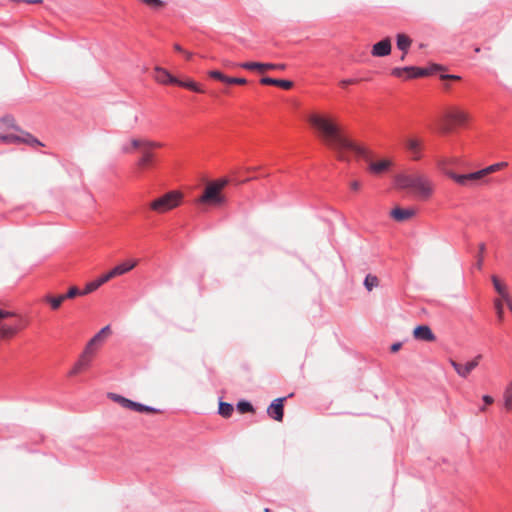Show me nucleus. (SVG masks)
<instances>
[{
  "label": "nucleus",
  "mask_w": 512,
  "mask_h": 512,
  "mask_svg": "<svg viewBox=\"0 0 512 512\" xmlns=\"http://www.w3.org/2000/svg\"><path fill=\"white\" fill-rule=\"evenodd\" d=\"M308 122L322 141L335 152L338 160L349 162V153L351 152L370 161L369 150L364 145L349 137L343 131L335 117L312 113L308 116Z\"/></svg>",
  "instance_id": "1"
},
{
  "label": "nucleus",
  "mask_w": 512,
  "mask_h": 512,
  "mask_svg": "<svg viewBox=\"0 0 512 512\" xmlns=\"http://www.w3.org/2000/svg\"><path fill=\"white\" fill-rule=\"evenodd\" d=\"M394 185L396 189L408 191L420 201L429 200L435 192L434 182L417 170H407L396 174Z\"/></svg>",
  "instance_id": "2"
},
{
  "label": "nucleus",
  "mask_w": 512,
  "mask_h": 512,
  "mask_svg": "<svg viewBox=\"0 0 512 512\" xmlns=\"http://www.w3.org/2000/svg\"><path fill=\"white\" fill-rule=\"evenodd\" d=\"M162 144L142 136H132L121 144L123 154L139 152L136 167L139 170L152 168L155 164V149L161 148Z\"/></svg>",
  "instance_id": "3"
},
{
  "label": "nucleus",
  "mask_w": 512,
  "mask_h": 512,
  "mask_svg": "<svg viewBox=\"0 0 512 512\" xmlns=\"http://www.w3.org/2000/svg\"><path fill=\"white\" fill-rule=\"evenodd\" d=\"M110 334L111 328L109 325L103 327L98 333H96L86 344L77 363L88 369L97 353V350L102 346Z\"/></svg>",
  "instance_id": "4"
},
{
  "label": "nucleus",
  "mask_w": 512,
  "mask_h": 512,
  "mask_svg": "<svg viewBox=\"0 0 512 512\" xmlns=\"http://www.w3.org/2000/svg\"><path fill=\"white\" fill-rule=\"evenodd\" d=\"M183 194L179 191H169L149 203V209L157 214L167 213L181 205Z\"/></svg>",
  "instance_id": "5"
},
{
  "label": "nucleus",
  "mask_w": 512,
  "mask_h": 512,
  "mask_svg": "<svg viewBox=\"0 0 512 512\" xmlns=\"http://www.w3.org/2000/svg\"><path fill=\"white\" fill-rule=\"evenodd\" d=\"M229 180L222 178L213 182H210L205 187L202 196L199 198L201 203H209L214 205H221L225 203L226 199L221 191L228 185Z\"/></svg>",
  "instance_id": "6"
},
{
  "label": "nucleus",
  "mask_w": 512,
  "mask_h": 512,
  "mask_svg": "<svg viewBox=\"0 0 512 512\" xmlns=\"http://www.w3.org/2000/svg\"><path fill=\"white\" fill-rule=\"evenodd\" d=\"M468 120V112L458 107H450L444 114V130L452 131L456 127L464 126Z\"/></svg>",
  "instance_id": "7"
},
{
  "label": "nucleus",
  "mask_w": 512,
  "mask_h": 512,
  "mask_svg": "<svg viewBox=\"0 0 512 512\" xmlns=\"http://www.w3.org/2000/svg\"><path fill=\"white\" fill-rule=\"evenodd\" d=\"M108 398L112 401L118 403L120 406H122L125 409L133 410L140 413H148V414H156L160 411L156 408L143 405L141 403L134 402L130 399H127L121 395L115 394V393H109Z\"/></svg>",
  "instance_id": "8"
},
{
  "label": "nucleus",
  "mask_w": 512,
  "mask_h": 512,
  "mask_svg": "<svg viewBox=\"0 0 512 512\" xmlns=\"http://www.w3.org/2000/svg\"><path fill=\"white\" fill-rule=\"evenodd\" d=\"M405 149L411 160L419 161L423 157L424 140L418 136H409L404 140Z\"/></svg>",
  "instance_id": "9"
},
{
  "label": "nucleus",
  "mask_w": 512,
  "mask_h": 512,
  "mask_svg": "<svg viewBox=\"0 0 512 512\" xmlns=\"http://www.w3.org/2000/svg\"><path fill=\"white\" fill-rule=\"evenodd\" d=\"M483 356L481 354L476 355L470 361L465 364H460L453 359L449 360V363L454 368L457 375L461 378H467L471 372L480 364Z\"/></svg>",
  "instance_id": "10"
},
{
  "label": "nucleus",
  "mask_w": 512,
  "mask_h": 512,
  "mask_svg": "<svg viewBox=\"0 0 512 512\" xmlns=\"http://www.w3.org/2000/svg\"><path fill=\"white\" fill-rule=\"evenodd\" d=\"M391 74L398 78L411 79L426 76L429 72L426 69L410 66L404 68H393L391 70Z\"/></svg>",
  "instance_id": "11"
},
{
  "label": "nucleus",
  "mask_w": 512,
  "mask_h": 512,
  "mask_svg": "<svg viewBox=\"0 0 512 512\" xmlns=\"http://www.w3.org/2000/svg\"><path fill=\"white\" fill-rule=\"evenodd\" d=\"M451 179H453L456 183L466 186L469 185L472 182L478 181L486 176V173L484 172V169H481L479 171L465 174V175H459L454 172H447L446 173Z\"/></svg>",
  "instance_id": "12"
},
{
  "label": "nucleus",
  "mask_w": 512,
  "mask_h": 512,
  "mask_svg": "<svg viewBox=\"0 0 512 512\" xmlns=\"http://www.w3.org/2000/svg\"><path fill=\"white\" fill-rule=\"evenodd\" d=\"M243 69L247 70H257L259 72H264L270 69L277 70H285V64H273V63H260V62H244L239 65Z\"/></svg>",
  "instance_id": "13"
},
{
  "label": "nucleus",
  "mask_w": 512,
  "mask_h": 512,
  "mask_svg": "<svg viewBox=\"0 0 512 512\" xmlns=\"http://www.w3.org/2000/svg\"><path fill=\"white\" fill-rule=\"evenodd\" d=\"M153 78L155 79L156 82L163 84V85H168V84L176 85L178 83V79L176 77L171 75L169 73V71H167L166 69H164L160 66H156L154 68Z\"/></svg>",
  "instance_id": "14"
},
{
  "label": "nucleus",
  "mask_w": 512,
  "mask_h": 512,
  "mask_svg": "<svg viewBox=\"0 0 512 512\" xmlns=\"http://www.w3.org/2000/svg\"><path fill=\"white\" fill-rule=\"evenodd\" d=\"M391 49V39L386 37L372 46L371 54L374 57H384L391 53Z\"/></svg>",
  "instance_id": "15"
},
{
  "label": "nucleus",
  "mask_w": 512,
  "mask_h": 512,
  "mask_svg": "<svg viewBox=\"0 0 512 512\" xmlns=\"http://www.w3.org/2000/svg\"><path fill=\"white\" fill-rule=\"evenodd\" d=\"M285 398L275 399L267 409L268 415L276 421L281 422L283 419L284 402Z\"/></svg>",
  "instance_id": "16"
},
{
  "label": "nucleus",
  "mask_w": 512,
  "mask_h": 512,
  "mask_svg": "<svg viewBox=\"0 0 512 512\" xmlns=\"http://www.w3.org/2000/svg\"><path fill=\"white\" fill-rule=\"evenodd\" d=\"M413 337L417 340L426 342H433L436 340V336L427 325H419L415 327L413 330Z\"/></svg>",
  "instance_id": "17"
},
{
  "label": "nucleus",
  "mask_w": 512,
  "mask_h": 512,
  "mask_svg": "<svg viewBox=\"0 0 512 512\" xmlns=\"http://www.w3.org/2000/svg\"><path fill=\"white\" fill-rule=\"evenodd\" d=\"M137 264H138V260H129V261L123 262V263L115 266L108 273H109V275H111V278L113 279L115 277L121 276V275L131 271Z\"/></svg>",
  "instance_id": "18"
},
{
  "label": "nucleus",
  "mask_w": 512,
  "mask_h": 512,
  "mask_svg": "<svg viewBox=\"0 0 512 512\" xmlns=\"http://www.w3.org/2000/svg\"><path fill=\"white\" fill-rule=\"evenodd\" d=\"M390 215L394 220L403 222L414 217L416 215V210L413 208L404 209L396 207L391 211Z\"/></svg>",
  "instance_id": "19"
},
{
  "label": "nucleus",
  "mask_w": 512,
  "mask_h": 512,
  "mask_svg": "<svg viewBox=\"0 0 512 512\" xmlns=\"http://www.w3.org/2000/svg\"><path fill=\"white\" fill-rule=\"evenodd\" d=\"M392 166V162L388 159H383L380 161H370L369 170L371 173L379 175L389 170Z\"/></svg>",
  "instance_id": "20"
},
{
  "label": "nucleus",
  "mask_w": 512,
  "mask_h": 512,
  "mask_svg": "<svg viewBox=\"0 0 512 512\" xmlns=\"http://www.w3.org/2000/svg\"><path fill=\"white\" fill-rule=\"evenodd\" d=\"M111 279V275H109V273L107 272L106 274L99 277L97 280L87 283L84 290L82 291V294L92 293L93 291L97 290L101 285L105 284Z\"/></svg>",
  "instance_id": "21"
},
{
  "label": "nucleus",
  "mask_w": 512,
  "mask_h": 512,
  "mask_svg": "<svg viewBox=\"0 0 512 512\" xmlns=\"http://www.w3.org/2000/svg\"><path fill=\"white\" fill-rule=\"evenodd\" d=\"M0 131L4 134H13L11 130L20 131L13 117L6 116L0 120Z\"/></svg>",
  "instance_id": "22"
},
{
  "label": "nucleus",
  "mask_w": 512,
  "mask_h": 512,
  "mask_svg": "<svg viewBox=\"0 0 512 512\" xmlns=\"http://www.w3.org/2000/svg\"><path fill=\"white\" fill-rule=\"evenodd\" d=\"M43 301L48 303L52 310H58L62 303L65 301V297L63 295L53 296L51 294H48L44 296Z\"/></svg>",
  "instance_id": "23"
},
{
  "label": "nucleus",
  "mask_w": 512,
  "mask_h": 512,
  "mask_svg": "<svg viewBox=\"0 0 512 512\" xmlns=\"http://www.w3.org/2000/svg\"><path fill=\"white\" fill-rule=\"evenodd\" d=\"M18 332L17 327H12L6 324L0 326V338L3 340H8L13 338Z\"/></svg>",
  "instance_id": "24"
},
{
  "label": "nucleus",
  "mask_w": 512,
  "mask_h": 512,
  "mask_svg": "<svg viewBox=\"0 0 512 512\" xmlns=\"http://www.w3.org/2000/svg\"><path fill=\"white\" fill-rule=\"evenodd\" d=\"M411 43L412 40L406 34L400 33L397 35V47L403 52L407 53Z\"/></svg>",
  "instance_id": "25"
},
{
  "label": "nucleus",
  "mask_w": 512,
  "mask_h": 512,
  "mask_svg": "<svg viewBox=\"0 0 512 512\" xmlns=\"http://www.w3.org/2000/svg\"><path fill=\"white\" fill-rule=\"evenodd\" d=\"M503 397L505 409L512 411V380L506 386Z\"/></svg>",
  "instance_id": "26"
},
{
  "label": "nucleus",
  "mask_w": 512,
  "mask_h": 512,
  "mask_svg": "<svg viewBox=\"0 0 512 512\" xmlns=\"http://www.w3.org/2000/svg\"><path fill=\"white\" fill-rule=\"evenodd\" d=\"M176 85L190 89L198 93H203V90L199 87V85L192 80L181 81L178 79V83Z\"/></svg>",
  "instance_id": "27"
},
{
  "label": "nucleus",
  "mask_w": 512,
  "mask_h": 512,
  "mask_svg": "<svg viewBox=\"0 0 512 512\" xmlns=\"http://www.w3.org/2000/svg\"><path fill=\"white\" fill-rule=\"evenodd\" d=\"M234 408L231 404L226 402H220L219 404V414L225 418H228L231 416Z\"/></svg>",
  "instance_id": "28"
},
{
  "label": "nucleus",
  "mask_w": 512,
  "mask_h": 512,
  "mask_svg": "<svg viewBox=\"0 0 512 512\" xmlns=\"http://www.w3.org/2000/svg\"><path fill=\"white\" fill-rule=\"evenodd\" d=\"M491 280L498 294H504V292L508 291L507 286L497 276L493 275Z\"/></svg>",
  "instance_id": "29"
},
{
  "label": "nucleus",
  "mask_w": 512,
  "mask_h": 512,
  "mask_svg": "<svg viewBox=\"0 0 512 512\" xmlns=\"http://www.w3.org/2000/svg\"><path fill=\"white\" fill-rule=\"evenodd\" d=\"M379 284V280L374 275H367L364 281V285L368 291H371L374 287H377Z\"/></svg>",
  "instance_id": "30"
},
{
  "label": "nucleus",
  "mask_w": 512,
  "mask_h": 512,
  "mask_svg": "<svg viewBox=\"0 0 512 512\" xmlns=\"http://www.w3.org/2000/svg\"><path fill=\"white\" fill-rule=\"evenodd\" d=\"M507 166V163L506 162H500V163H496V164H492L486 168H484V172L486 173V176L491 174V173H494L500 169H502L503 167H506Z\"/></svg>",
  "instance_id": "31"
},
{
  "label": "nucleus",
  "mask_w": 512,
  "mask_h": 512,
  "mask_svg": "<svg viewBox=\"0 0 512 512\" xmlns=\"http://www.w3.org/2000/svg\"><path fill=\"white\" fill-rule=\"evenodd\" d=\"M62 295H63V297H65V300H67V299H73L76 296L83 295V294H82V291H79V289L77 287L73 286V287L69 288L67 293L62 294Z\"/></svg>",
  "instance_id": "32"
},
{
  "label": "nucleus",
  "mask_w": 512,
  "mask_h": 512,
  "mask_svg": "<svg viewBox=\"0 0 512 512\" xmlns=\"http://www.w3.org/2000/svg\"><path fill=\"white\" fill-rule=\"evenodd\" d=\"M494 306H495V309H496V313H497L498 319L500 321H502L503 318H504V309H503L502 300L496 299L494 301Z\"/></svg>",
  "instance_id": "33"
},
{
  "label": "nucleus",
  "mask_w": 512,
  "mask_h": 512,
  "mask_svg": "<svg viewBox=\"0 0 512 512\" xmlns=\"http://www.w3.org/2000/svg\"><path fill=\"white\" fill-rule=\"evenodd\" d=\"M237 409L240 413H247L253 411V407L249 402L246 401H240L237 404Z\"/></svg>",
  "instance_id": "34"
},
{
  "label": "nucleus",
  "mask_w": 512,
  "mask_h": 512,
  "mask_svg": "<svg viewBox=\"0 0 512 512\" xmlns=\"http://www.w3.org/2000/svg\"><path fill=\"white\" fill-rule=\"evenodd\" d=\"M141 1L153 9H161L162 7H164V2L161 0H141Z\"/></svg>",
  "instance_id": "35"
},
{
  "label": "nucleus",
  "mask_w": 512,
  "mask_h": 512,
  "mask_svg": "<svg viewBox=\"0 0 512 512\" xmlns=\"http://www.w3.org/2000/svg\"><path fill=\"white\" fill-rule=\"evenodd\" d=\"M227 84H238V85H245L247 83V80L245 78H236V77H228L226 76Z\"/></svg>",
  "instance_id": "36"
},
{
  "label": "nucleus",
  "mask_w": 512,
  "mask_h": 512,
  "mask_svg": "<svg viewBox=\"0 0 512 512\" xmlns=\"http://www.w3.org/2000/svg\"><path fill=\"white\" fill-rule=\"evenodd\" d=\"M87 370L86 368H84L83 366H81L80 364H78L77 362L74 364V366L72 367V369L69 371L68 375L70 377H73V376H76L78 375L79 373L83 372Z\"/></svg>",
  "instance_id": "37"
},
{
  "label": "nucleus",
  "mask_w": 512,
  "mask_h": 512,
  "mask_svg": "<svg viewBox=\"0 0 512 512\" xmlns=\"http://www.w3.org/2000/svg\"><path fill=\"white\" fill-rule=\"evenodd\" d=\"M276 86L285 90H289L290 88H292L293 82L289 80L277 79Z\"/></svg>",
  "instance_id": "38"
},
{
  "label": "nucleus",
  "mask_w": 512,
  "mask_h": 512,
  "mask_svg": "<svg viewBox=\"0 0 512 512\" xmlns=\"http://www.w3.org/2000/svg\"><path fill=\"white\" fill-rule=\"evenodd\" d=\"M482 400L484 402V405L480 408V411L481 412H485L486 411V407L489 406V405H492L494 403V399L490 395H484L482 397Z\"/></svg>",
  "instance_id": "39"
},
{
  "label": "nucleus",
  "mask_w": 512,
  "mask_h": 512,
  "mask_svg": "<svg viewBox=\"0 0 512 512\" xmlns=\"http://www.w3.org/2000/svg\"><path fill=\"white\" fill-rule=\"evenodd\" d=\"M209 76L222 82L226 81V75L217 70L210 71Z\"/></svg>",
  "instance_id": "40"
},
{
  "label": "nucleus",
  "mask_w": 512,
  "mask_h": 512,
  "mask_svg": "<svg viewBox=\"0 0 512 512\" xmlns=\"http://www.w3.org/2000/svg\"><path fill=\"white\" fill-rule=\"evenodd\" d=\"M260 83L263 84V85H274V86H276L277 79H273V78H270V77H263L260 80Z\"/></svg>",
  "instance_id": "41"
},
{
  "label": "nucleus",
  "mask_w": 512,
  "mask_h": 512,
  "mask_svg": "<svg viewBox=\"0 0 512 512\" xmlns=\"http://www.w3.org/2000/svg\"><path fill=\"white\" fill-rule=\"evenodd\" d=\"M500 295V299L499 300H502V303L504 304H508L510 302H512V299L508 293V291L504 292V294H499Z\"/></svg>",
  "instance_id": "42"
},
{
  "label": "nucleus",
  "mask_w": 512,
  "mask_h": 512,
  "mask_svg": "<svg viewBox=\"0 0 512 512\" xmlns=\"http://www.w3.org/2000/svg\"><path fill=\"white\" fill-rule=\"evenodd\" d=\"M17 316L16 313L11 311H4L0 309V320L8 317H15Z\"/></svg>",
  "instance_id": "43"
},
{
  "label": "nucleus",
  "mask_w": 512,
  "mask_h": 512,
  "mask_svg": "<svg viewBox=\"0 0 512 512\" xmlns=\"http://www.w3.org/2000/svg\"><path fill=\"white\" fill-rule=\"evenodd\" d=\"M356 82L357 81L354 80V79H344V80L340 81V85L343 86V87H346L348 85L355 84Z\"/></svg>",
  "instance_id": "44"
},
{
  "label": "nucleus",
  "mask_w": 512,
  "mask_h": 512,
  "mask_svg": "<svg viewBox=\"0 0 512 512\" xmlns=\"http://www.w3.org/2000/svg\"><path fill=\"white\" fill-rule=\"evenodd\" d=\"M361 187V183L357 180H354L350 183V188L354 191H358Z\"/></svg>",
  "instance_id": "45"
},
{
  "label": "nucleus",
  "mask_w": 512,
  "mask_h": 512,
  "mask_svg": "<svg viewBox=\"0 0 512 512\" xmlns=\"http://www.w3.org/2000/svg\"><path fill=\"white\" fill-rule=\"evenodd\" d=\"M402 347V344L400 342L394 343L391 345V352L396 353L398 352Z\"/></svg>",
  "instance_id": "46"
},
{
  "label": "nucleus",
  "mask_w": 512,
  "mask_h": 512,
  "mask_svg": "<svg viewBox=\"0 0 512 512\" xmlns=\"http://www.w3.org/2000/svg\"><path fill=\"white\" fill-rule=\"evenodd\" d=\"M442 79H451V80H459L460 77L457 75H443Z\"/></svg>",
  "instance_id": "47"
},
{
  "label": "nucleus",
  "mask_w": 512,
  "mask_h": 512,
  "mask_svg": "<svg viewBox=\"0 0 512 512\" xmlns=\"http://www.w3.org/2000/svg\"><path fill=\"white\" fill-rule=\"evenodd\" d=\"M27 321H23L21 318H20V322H19V325L16 326L18 328V331L25 328L27 326Z\"/></svg>",
  "instance_id": "48"
},
{
  "label": "nucleus",
  "mask_w": 512,
  "mask_h": 512,
  "mask_svg": "<svg viewBox=\"0 0 512 512\" xmlns=\"http://www.w3.org/2000/svg\"><path fill=\"white\" fill-rule=\"evenodd\" d=\"M174 49L178 52H182L184 53L185 51L183 50V48L179 45V44H175L174 45Z\"/></svg>",
  "instance_id": "49"
},
{
  "label": "nucleus",
  "mask_w": 512,
  "mask_h": 512,
  "mask_svg": "<svg viewBox=\"0 0 512 512\" xmlns=\"http://www.w3.org/2000/svg\"><path fill=\"white\" fill-rule=\"evenodd\" d=\"M187 59H190L192 57V53L185 51L184 52Z\"/></svg>",
  "instance_id": "50"
},
{
  "label": "nucleus",
  "mask_w": 512,
  "mask_h": 512,
  "mask_svg": "<svg viewBox=\"0 0 512 512\" xmlns=\"http://www.w3.org/2000/svg\"><path fill=\"white\" fill-rule=\"evenodd\" d=\"M477 267L480 269L482 267V259L480 258L477 262Z\"/></svg>",
  "instance_id": "51"
},
{
  "label": "nucleus",
  "mask_w": 512,
  "mask_h": 512,
  "mask_svg": "<svg viewBox=\"0 0 512 512\" xmlns=\"http://www.w3.org/2000/svg\"><path fill=\"white\" fill-rule=\"evenodd\" d=\"M479 249H480V252H481V253H483V252H484V250H485V245H484V244H481V245H480V247H479Z\"/></svg>",
  "instance_id": "52"
},
{
  "label": "nucleus",
  "mask_w": 512,
  "mask_h": 512,
  "mask_svg": "<svg viewBox=\"0 0 512 512\" xmlns=\"http://www.w3.org/2000/svg\"><path fill=\"white\" fill-rule=\"evenodd\" d=\"M509 310L512 312V301L510 303L507 304Z\"/></svg>",
  "instance_id": "53"
},
{
  "label": "nucleus",
  "mask_w": 512,
  "mask_h": 512,
  "mask_svg": "<svg viewBox=\"0 0 512 512\" xmlns=\"http://www.w3.org/2000/svg\"><path fill=\"white\" fill-rule=\"evenodd\" d=\"M405 55H406V53H405V52H403V55H401V60H402V61L405 59Z\"/></svg>",
  "instance_id": "54"
},
{
  "label": "nucleus",
  "mask_w": 512,
  "mask_h": 512,
  "mask_svg": "<svg viewBox=\"0 0 512 512\" xmlns=\"http://www.w3.org/2000/svg\"><path fill=\"white\" fill-rule=\"evenodd\" d=\"M434 68H435V69H440L441 67H440V66H438V65H435V66H434Z\"/></svg>",
  "instance_id": "55"
}]
</instances>
